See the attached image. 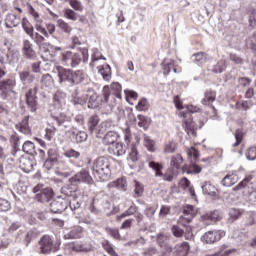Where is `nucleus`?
Returning <instances> with one entry per match:
<instances>
[{"mask_svg":"<svg viewBox=\"0 0 256 256\" xmlns=\"http://www.w3.org/2000/svg\"><path fill=\"white\" fill-rule=\"evenodd\" d=\"M121 84L119 82H114L110 85L104 86L102 89V97L105 103H110L111 105H115L116 103H121Z\"/></svg>","mask_w":256,"mask_h":256,"instance_id":"f257e3e1","label":"nucleus"},{"mask_svg":"<svg viewBox=\"0 0 256 256\" xmlns=\"http://www.w3.org/2000/svg\"><path fill=\"white\" fill-rule=\"evenodd\" d=\"M92 171L99 179H109L111 177V162L106 157H99L93 162Z\"/></svg>","mask_w":256,"mask_h":256,"instance_id":"f03ea898","label":"nucleus"},{"mask_svg":"<svg viewBox=\"0 0 256 256\" xmlns=\"http://www.w3.org/2000/svg\"><path fill=\"white\" fill-rule=\"evenodd\" d=\"M83 55L84 62L89 61V51L87 49H83L82 53L72 52V51H65L62 53V63L67 67H77L81 64Z\"/></svg>","mask_w":256,"mask_h":256,"instance_id":"7ed1b4c3","label":"nucleus"},{"mask_svg":"<svg viewBox=\"0 0 256 256\" xmlns=\"http://www.w3.org/2000/svg\"><path fill=\"white\" fill-rule=\"evenodd\" d=\"M26 7L29 15H31V17L34 19L36 23L35 25L36 31H38V33H41V35H44V37L48 38L49 34L47 33V29L41 26V23H43V20L41 19L39 12H37V10H35V8H33V6L29 2L26 3Z\"/></svg>","mask_w":256,"mask_h":256,"instance_id":"20e7f679","label":"nucleus"},{"mask_svg":"<svg viewBox=\"0 0 256 256\" xmlns=\"http://www.w3.org/2000/svg\"><path fill=\"white\" fill-rule=\"evenodd\" d=\"M148 167H150V169H153V171H155L156 177H162L163 181H168V182L173 181V177H174L173 169H168L167 172L163 174L162 172L163 165L155 161H150L148 163Z\"/></svg>","mask_w":256,"mask_h":256,"instance_id":"39448f33","label":"nucleus"},{"mask_svg":"<svg viewBox=\"0 0 256 256\" xmlns=\"http://www.w3.org/2000/svg\"><path fill=\"white\" fill-rule=\"evenodd\" d=\"M69 183H71V185H80V183L93 185V178L91 177V174H89V171L81 170L69 179Z\"/></svg>","mask_w":256,"mask_h":256,"instance_id":"423d86ee","label":"nucleus"},{"mask_svg":"<svg viewBox=\"0 0 256 256\" xmlns=\"http://www.w3.org/2000/svg\"><path fill=\"white\" fill-rule=\"evenodd\" d=\"M34 193H36V201L38 203H49L53 199V189L44 188L41 190V186L34 187Z\"/></svg>","mask_w":256,"mask_h":256,"instance_id":"0eeeda50","label":"nucleus"},{"mask_svg":"<svg viewBox=\"0 0 256 256\" xmlns=\"http://www.w3.org/2000/svg\"><path fill=\"white\" fill-rule=\"evenodd\" d=\"M56 73L58 77V83L60 85H71L73 70L65 69L61 66L56 67Z\"/></svg>","mask_w":256,"mask_h":256,"instance_id":"6e6552de","label":"nucleus"},{"mask_svg":"<svg viewBox=\"0 0 256 256\" xmlns=\"http://www.w3.org/2000/svg\"><path fill=\"white\" fill-rule=\"evenodd\" d=\"M222 237H225V231L210 230L201 237V241L211 245L213 243H217V241H221Z\"/></svg>","mask_w":256,"mask_h":256,"instance_id":"1a4fd4ad","label":"nucleus"},{"mask_svg":"<svg viewBox=\"0 0 256 256\" xmlns=\"http://www.w3.org/2000/svg\"><path fill=\"white\" fill-rule=\"evenodd\" d=\"M37 91H39V88L35 87L33 89H29L25 95L26 103L31 113H35V111H37V105H38Z\"/></svg>","mask_w":256,"mask_h":256,"instance_id":"9d476101","label":"nucleus"},{"mask_svg":"<svg viewBox=\"0 0 256 256\" xmlns=\"http://www.w3.org/2000/svg\"><path fill=\"white\" fill-rule=\"evenodd\" d=\"M157 243L162 249V256H167V253L173 251V247L169 245V236L160 234L157 236Z\"/></svg>","mask_w":256,"mask_h":256,"instance_id":"9b49d317","label":"nucleus"},{"mask_svg":"<svg viewBox=\"0 0 256 256\" xmlns=\"http://www.w3.org/2000/svg\"><path fill=\"white\" fill-rule=\"evenodd\" d=\"M41 253L47 255V253H51L53 250V240H51V236L44 235L38 242Z\"/></svg>","mask_w":256,"mask_h":256,"instance_id":"f8f14e48","label":"nucleus"},{"mask_svg":"<svg viewBox=\"0 0 256 256\" xmlns=\"http://www.w3.org/2000/svg\"><path fill=\"white\" fill-rule=\"evenodd\" d=\"M86 95L88 99V109H97L99 107V95L93 90V88L86 89Z\"/></svg>","mask_w":256,"mask_h":256,"instance_id":"ddd939ff","label":"nucleus"},{"mask_svg":"<svg viewBox=\"0 0 256 256\" xmlns=\"http://www.w3.org/2000/svg\"><path fill=\"white\" fill-rule=\"evenodd\" d=\"M22 53L26 59H35V50L33 49V43L24 39L22 42Z\"/></svg>","mask_w":256,"mask_h":256,"instance_id":"4468645a","label":"nucleus"},{"mask_svg":"<svg viewBox=\"0 0 256 256\" xmlns=\"http://www.w3.org/2000/svg\"><path fill=\"white\" fill-rule=\"evenodd\" d=\"M19 167L24 171V173H31L33 171L34 163L31 158L27 156H21L18 159Z\"/></svg>","mask_w":256,"mask_h":256,"instance_id":"2eb2a0df","label":"nucleus"},{"mask_svg":"<svg viewBox=\"0 0 256 256\" xmlns=\"http://www.w3.org/2000/svg\"><path fill=\"white\" fill-rule=\"evenodd\" d=\"M40 83V87L44 91H51V89L55 87V80L53 79V76H51L50 74L42 75Z\"/></svg>","mask_w":256,"mask_h":256,"instance_id":"dca6fc26","label":"nucleus"},{"mask_svg":"<svg viewBox=\"0 0 256 256\" xmlns=\"http://www.w3.org/2000/svg\"><path fill=\"white\" fill-rule=\"evenodd\" d=\"M97 125H99V117L91 116L88 121V130L90 133H97V137L103 135V129H98Z\"/></svg>","mask_w":256,"mask_h":256,"instance_id":"f3484780","label":"nucleus"},{"mask_svg":"<svg viewBox=\"0 0 256 256\" xmlns=\"http://www.w3.org/2000/svg\"><path fill=\"white\" fill-rule=\"evenodd\" d=\"M17 85V81H15V78H9L4 81H0V91H2V97L3 99H7L6 91L7 89H11Z\"/></svg>","mask_w":256,"mask_h":256,"instance_id":"a211bd4d","label":"nucleus"},{"mask_svg":"<svg viewBox=\"0 0 256 256\" xmlns=\"http://www.w3.org/2000/svg\"><path fill=\"white\" fill-rule=\"evenodd\" d=\"M65 99H67V94L61 90L56 91L53 95V103L56 105V107H58V109H61V107L65 105Z\"/></svg>","mask_w":256,"mask_h":256,"instance_id":"6ab92c4d","label":"nucleus"},{"mask_svg":"<svg viewBox=\"0 0 256 256\" xmlns=\"http://www.w3.org/2000/svg\"><path fill=\"white\" fill-rule=\"evenodd\" d=\"M67 207H68V204L62 201H52L50 203V211L51 213H54V214L63 213V211H65Z\"/></svg>","mask_w":256,"mask_h":256,"instance_id":"aec40b11","label":"nucleus"},{"mask_svg":"<svg viewBox=\"0 0 256 256\" xmlns=\"http://www.w3.org/2000/svg\"><path fill=\"white\" fill-rule=\"evenodd\" d=\"M19 79L23 85H31L33 81H35V75L31 74V72L24 70L18 73Z\"/></svg>","mask_w":256,"mask_h":256,"instance_id":"412c9836","label":"nucleus"},{"mask_svg":"<svg viewBox=\"0 0 256 256\" xmlns=\"http://www.w3.org/2000/svg\"><path fill=\"white\" fill-rule=\"evenodd\" d=\"M239 181V177L235 172H232L231 174H227L221 181L223 187H233L235 183Z\"/></svg>","mask_w":256,"mask_h":256,"instance_id":"4be33fe9","label":"nucleus"},{"mask_svg":"<svg viewBox=\"0 0 256 256\" xmlns=\"http://www.w3.org/2000/svg\"><path fill=\"white\" fill-rule=\"evenodd\" d=\"M119 189L120 191H127V179L119 178L116 181L110 182L108 184V189Z\"/></svg>","mask_w":256,"mask_h":256,"instance_id":"5701e85b","label":"nucleus"},{"mask_svg":"<svg viewBox=\"0 0 256 256\" xmlns=\"http://www.w3.org/2000/svg\"><path fill=\"white\" fill-rule=\"evenodd\" d=\"M184 130L186 131L188 137H197V131H195V122L192 119L184 120L183 122Z\"/></svg>","mask_w":256,"mask_h":256,"instance_id":"b1692460","label":"nucleus"},{"mask_svg":"<svg viewBox=\"0 0 256 256\" xmlns=\"http://www.w3.org/2000/svg\"><path fill=\"white\" fill-rule=\"evenodd\" d=\"M16 129L24 135H31V128L29 127V117H25L20 123L16 124Z\"/></svg>","mask_w":256,"mask_h":256,"instance_id":"393cba45","label":"nucleus"},{"mask_svg":"<svg viewBox=\"0 0 256 256\" xmlns=\"http://www.w3.org/2000/svg\"><path fill=\"white\" fill-rule=\"evenodd\" d=\"M72 102L74 105H85L87 103V90L76 92Z\"/></svg>","mask_w":256,"mask_h":256,"instance_id":"a878e982","label":"nucleus"},{"mask_svg":"<svg viewBox=\"0 0 256 256\" xmlns=\"http://www.w3.org/2000/svg\"><path fill=\"white\" fill-rule=\"evenodd\" d=\"M117 139H119V134L115 131H109L103 137L102 143L104 145H113L114 143H117Z\"/></svg>","mask_w":256,"mask_h":256,"instance_id":"bb28decb","label":"nucleus"},{"mask_svg":"<svg viewBox=\"0 0 256 256\" xmlns=\"http://www.w3.org/2000/svg\"><path fill=\"white\" fill-rule=\"evenodd\" d=\"M202 193L204 195H209V197H217V188L210 182H205L202 185Z\"/></svg>","mask_w":256,"mask_h":256,"instance_id":"cd10ccee","label":"nucleus"},{"mask_svg":"<svg viewBox=\"0 0 256 256\" xmlns=\"http://www.w3.org/2000/svg\"><path fill=\"white\" fill-rule=\"evenodd\" d=\"M97 69L104 81H111V66L105 64L102 66H97Z\"/></svg>","mask_w":256,"mask_h":256,"instance_id":"c85d7f7f","label":"nucleus"},{"mask_svg":"<svg viewBox=\"0 0 256 256\" xmlns=\"http://www.w3.org/2000/svg\"><path fill=\"white\" fill-rule=\"evenodd\" d=\"M92 57H91V62H90V67H97V63H99V61H101V59H103V61H106V58L103 57V55L101 54V51H99V49L97 48H93L92 49Z\"/></svg>","mask_w":256,"mask_h":256,"instance_id":"c756f323","label":"nucleus"},{"mask_svg":"<svg viewBox=\"0 0 256 256\" xmlns=\"http://www.w3.org/2000/svg\"><path fill=\"white\" fill-rule=\"evenodd\" d=\"M19 23V18L15 14H9L5 19V26L7 27V29H13V27H18Z\"/></svg>","mask_w":256,"mask_h":256,"instance_id":"7c9ffc66","label":"nucleus"},{"mask_svg":"<svg viewBox=\"0 0 256 256\" xmlns=\"http://www.w3.org/2000/svg\"><path fill=\"white\" fill-rule=\"evenodd\" d=\"M217 99V93L213 90H208L205 92L204 98L202 100V105L209 106Z\"/></svg>","mask_w":256,"mask_h":256,"instance_id":"2f4dec72","label":"nucleus"},{"mask_svg":"<svg viewBox=\"0 0 256 256\" xmlns=\"http://www.w3.org/2000/svg\"><path fill=\"white\" fill-rule=\"evenodd\" d=\"M38 47L42 52L43 59H46L47 61H49V59L53 58V55H51V51L49 50V47H51V44L49 42H43Z\"/></svg>","mask_w":256,"mask_h":256,"instance_id":"473e14b6","label":"nucleus"},{"mask_svg":"<svg viewBox=\"0 0 256 256\" xmlns=\"http://www.w3.org/2000/svg\"><path fill=\"white\" fill-rule=\"evenodd\" d=\"M175 249H176V253L178 256H187L191 247L189 246V243L182 242V243L177 244L175 246Z\"/></svg>","mask_w":256,"mask_h":256,"instance_id":"72a5a7b5","label":"nucleus"},{"mask_svg":"<svg viewBox=\"0 0 256 256\" xmlns=\"http://www.w3.org/2000/svg\"><path fill=\"white\" fill-rule=\"evenodd\" d=\"M85 81V72L82 70L72 71V83L71 85H79Z\"/></svg>","mask_w":256,"mask_h":256,"instance_id":"f704fd0d","label":"nucleus"},{"mask_svg":"<svg viewBox=\"0 0 256 256\" xmlns=\"http://www.w3.org/2000/svg\"><path fill=\"white\" fill-rule=\"evenodd\" d=\"M135 121H137L138 127H141L144 130L149 129V125H151V119L147 116L138 115L137 118H135Z\"/></svg>","mask_w":256,"mask_h":256,"instance_id":"c9c22d12","label":"nucleus"},{"mask_svg":"<svg viewBox=\"0 0 256 256\" xmlns=\"http://www.w3.org/2000/svg\"><path fill=\"white\" fill-rule=\"evenodd\" d=\"M53 119L54 121H56L59 127H64L65 129L69 127V118L67 117V115L61 113L58 116H53Z\"/></svg>","mask_w":256,"mask_h":256,"instance_id":"e433bc0d","label":"nucleus"},{"mask_svg":"<svg viewBox=\"0 0 256 256\" xmlns=\"http://www.w3.org/2000/svg\"><path fill=\"white\" fill-rule=\"evenodd\" d=\"M22 29L28 35V37H33V34L35 33V28L31 25L28 19L23 18L22 19Z\"/></svg>","mask_w":256,"mask_h":256,"instance_id":"4c0bfd02","label":"nucleus"},{"mask_svg":"<svg viewBox=\"0 0 256 256\" xmlns=\"http://www.w3.org/2000/svg\"><path fill=\"white\" fill-rule=\"evenodd\" d=\"M73 138L75 139V143H85L87 141L89 135H87V132L85 131H71Z\"/></svg>","mask_w":256,"mask_h":256,"instance_id":"58836bf2","label":"nucleus"},{"mask_svg":"<svg viewBox=\"0 0 256 256\" xmlns=\"http://www.w3.org/2000/svg\"><path fill=\"white\" fill-rule=\"evenodd\" d=\"M56 23L57 27H59V29L63 31V33L71 35V31H73V28L71 27V25H69V23L65 22V20L63 19H58Z\"/></svg>","mask_w":256,"mask_h":256,"instance_id":"ea45409f","label":"nucleus"},{"mask_svg":"<svg viewBox=\"0 0 256 256\" xmlns=\"http://www.w3.org/2000/svg\"><path fill=\"white\" fill-rule=\"evenodd\" d=\"M22 151H24V153H27V155H37V152L35 151V143L31 141L24 142L22 146Z\"/></svg>","mask_w":256,"mask_h":256,"instance_id":"a19ab883","label":"nucleus"},{"mask_svg":"<svg viewBox=\"0 0 256 256\" xmlns=\"http://www.w3.org/2000/svg\"><path fill=\"white\" fill-rule=\"evenodd\" d=\"M75 195V192L73 191V188L69 186H64L61 188V195L58 197V199H69Z\"/></svg>","mask_w":256,"mask_h":256,"instance_id":"79ce46f5","label":"nucleus"},{"mask_svg":"<svg viewBox=\"0 0 256 256\" xmlns=\"http://www.w3.org/2000/svg\"><path fill=\"white\" fill-rule=\"evenodd\" d=\"M221 215L219 214V211L215 210L213 212H209L205 215L201 216L202 221H219Z\"/></svg>","mask_w":256,"mask_h":256,"instance_id":"37998d69","label":"nucleus"},{"mask_svg":"<svg viewBox=\"0 0 256 256\" xmlns=\"http://www.w3.org/2000/svg\"><path fill=\"white\" fill-rule=\"evenodd\" d=\"M162 67L164 70V75H169L171 73V69L173 70L174 73H177V68H175V62L170 61V62H163Z\"/></svg>","mask_w":256,"mask_h":256,"instance_id":"c03bdc74","label":"nucleus"},{"mask_svg":"<svg viewBox=\"0 0 256 256\" xmlns=\"http://www.w3.org/2000/svg\"><path fill=\"white\" fill-rule=\"evenodd\" d=\"M227 247H229V246L222 245L220 247V251L218 252V256H231V255H235V253H239V251L235 248L226 250Z\"/></svg>","mask_w":256,"mask_h":256,"instance_id":"a18cd8bd","label":"nucleus"},{"mask_svg":"<svg viewBox=\"0 0 256 256\" xmlns=\"http://www.w3.org/2000/svg\"><path fill=\"white\" fill-rule=\"evenodd\" d=\"M183 164V156L181 154H176L172 156L170 165L172 167H175V169H179L181 165Z\"/></svg>","mask_w":256,"mask_h":256,"instance_id":"49530a36","label":"nucleus"},{"mask_svg":"<svg viewBox=\"0 0 256 256\" xmlns=\"http://www.w3.org/2000/svg\"><path fill=\"white\" fill-rule=\"evenodd\" d=\"M256 223V213L255 212H248L246 214V220H245V227H253Z\"/></svg>","mask_w":256,"mask_h":256,"instance_id":"de8ad7c7","label":"nucleus"},{"mask_svg":"<svg viewBox=\"0 0 256 256\" xmlns=\"http://www.w3.org/2000/svg\"><path fill=\"white\" fill-rule=\"evenodd\" d=\"M112 151L114 155H116L117 157H121V155H125L127 147L124 146L123 143H117Z\"/></svg>","mask_w":256,"mask_h":256,"instance_id":"09e8293b","label":"nucleus"},{"mask_svg":"<svg viewBox=\"0 0 256 256\" xmlns=\"http://www.w3.org/2000/svg\"><path fill=\"white\" fill-rule=\"evenodd\" d=\"M194 63H198V65H203L207 60V54L203 52L196 53L192 56Z\"/></svg>","mask_w":256,"mask_h":256,"instance_id":"8fccbe9b","label":"nucleus"},{"mask_svg":"<svg viewBox=\"0 0 256 256\" xmlns=\"http://www.w3.org/2000/svg\"><path fill=\"white\" fill-rule=\"evenodd\" d=\"M193 221V219L189 216H180L178 219V225H182V227H186V231H190L189 224Z\"/></svg>","mask_w":256,"mask_h":256,"instance_id":"3c124183","label":"nucleus"},{"mask_svg":"<svg viewBox=\"0 0 256 256\" xmlns=\"http://www.w3.org/2000/svg\"><path fill=\"white\" fill-rule=\"evenodd\" d=\"M144 146L148 151L153 153L155 151V141H153L149 136L144 135Z\"/></svg>","mask_w":256,"mask_h":256,"instance_id":"603ef678","label":"nucleus"},{"mask_svg":"<svg viewBox=\"0 0 256 256\" xmlns=\"http://www.w3.org/2000/svg\"><path fill=\"white\" fill-rule=\"evenodd\" d=\"M45 38L46 37L39 34V32H34V34H32V36H30V39H32V41H34V43L38 46L45 43Z\"/></svg>","mask_w":256,"mask_h":256,"instance_id":"864d4df0","label":"nucleus"},{"mask_svg":"<svg viewBox=\"0 0 256 256\" xmlns=\"http://www.w3.org/2000/svg\"><path fill=\"white\" fill-rule=\"evenodd\" d=\"M134 195L135 197H142L143 196V191H145V189L143 188V184H141V182L135 180L134 181Z\"/></svg>","mask_w":256,"mask_h":256,"instance_id":"5fc2aeb1","label":"nucleus"},{"mask_svg":"<svg viewBox=\"0 0 256 256\" xmlns=\"http://www.w3.org/2000/svg\"><path fill=\"white\" fill-rule=\"evenodd\" d=\"M177 151V142L171 140L165 144L164 152L165 153H175Z\"/></svg>","mask_w":256,"mask_h":256,"instance_id":"6e6d98bb","label":"nucleus"},{"mask_svg":"<svg viewBox=\"0 0 256 256\" xmlns=\"http://www.w3.org/2000/svg\"><path fill=\"white\" fill-rule=\"evenodd\" d=\"M64 157H67V159H79V157H81V153L75 149H68L64 152Z\"/></svg>","mask_w":256,"mask_h":256,"instance_id":"4d7b16f0","label":"nucleus"},{"mask_svg":"<svg viewBox=\"0 0 256 256\" xmlns=\"http://www.w3.org/2000/svg\"><path fill=\"white\" fill-rule=\"evenodd\" d=\"M196 213H197V210H195V207L193 205H187L184 207V215L186 217H191V219H193Z\"/></svg>","mask_w":256,"mask_h":256,"instance_id":"13d9d810","label":"nucleus"},{"mask_svg":"<svg viewBox=\"0 0 256 256\" xmlns=\"http://www.w3.org/2000/svg\"><path fill=\"white\" fill-rule=\"evenodd\" d=\"M64 17H65V19H68L69 21H77L76 12L69 8L64 10Z\"/></svg>","mask_w":256,"mask_h":256,"instance_id":"bf43d9fd","label":"nucleus"},{"mask_svg":"<svg viewBox=\"0 0 256 256\" xmlns=\"http://www.w3.org/2000/svg\"><path fill=\"white\" fill-rule=\"evenodd\" d=\"M248 15H249L250 27H255V25H256V10H255V8H250L248 10Z\"/></svg>","mask_w":256,"mask_h":256,"instance_id":"052dcab7","label":"nucleus"},{"mask_svg":"<svg viewBox=\"0 0 256 256\" xmlns=\"http://www.w3.org/2000/svg\"><path fill=\"white\" fill-rule=\"evenodd\" d=\"M225 71V60H220L214 65L212 73H223Z\"/></svg>","mask_w":256,"mask_h":256,"instance_id":"680f3d73","label":"nucleus"},{"mask_svg":"<svg viewBox=\"0 0 256 256\" xmlns=\"http://www.w3.org/2000/svg\"><path fill=\"white\" fill-rule=\"evenodd\" d=\"M69 5L70 7H72V9H74V11L81 12L83 11V9H85V7H83V4H81V2L77 0H70Z\"/></svg>","mask_w":256,"mask_h":256,"instance_id":"e2e57ef3","label":"nucleus"},{"mask_svg":"<svg viewBox=\"0 0 256 256\" xmlns=\"http://www.w3.org/2000/svg\"><path fill=\"white\" fill-rule=\"evenodd\" d=\"M235 139L236 142L233 144V147H239V145H241V141H243V130L237 129L235 131Z\"/></svg>","mask_w":256,"mask_h":256,"instance_id":"0e129e2a","label":"nucleus"},{"mask_svg":"<svg viewBox=\"0 0 256 256\" xmlns=\"http://www.w3.org/2000/svg\"><path fill=\"white\" fill-rule=\"evenodd\" d=\"M246 158L248 159V161H255V159H256V146H252L247 150Z\"/></svg>","mask_w":256,"mask_h":256,"instance_id":"69168bd1","label":"nucleus"},{"mask_svg":"<svg viewBox=\"0 0 256 256\" xmlns=\"http://www.w3.org/2000/svg\"><path fill=\"white\" fill-rule=\"evenodd\" d=\"M11 209V203L8 200L0 198V212H7Z\"/></svg>","mask_w":256,"mask_h":256,"instance_id":"338daca9","label":"nucleus"},{"mask_svg":"<svg viewBox=\"0 0 256 256\" xmlns=\"http://www.w3.org/2000/svg\"><path fill=\"white\" fill-rule=\"evenodd\" d=\"M55 131V128H46L44 139H46V141H51L53 137H55Z\"/></svg>","mask_w":256,"mask_h":256,"instance_id":"774afa93","label":"nucleus"}]
</instances>
